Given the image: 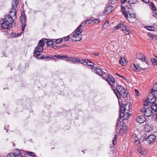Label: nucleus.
Instances as JSON below:
<instances>
[{"label":"nucleus","mask_w":157,"mask_h":157,"mask_svg":"<svg viewBox=\"0 0 157 157\" xmlns=\"http://www.w3.org/2000/svg\"><path fill=\"white\" fill-rule=\"evenodd\" d=\"M127 103L125 105L122 104L121 105H120V117L123 122V126L122 127V128H121V127L120 130H119L120 126L117 124L116 125V132L118 134H123L124 133L125 134L127 133L128 127L126 125H124V124H125L126 122H127V119H128V110L127 109Z\"/></svg>","instance_id":"nucleus-1"},{"label":"nucleus","mask_w":157,"mask_h":157,"mask_svg":"<svg viewBox=\"0 0 157 157\" xmlns=\"http://www.w3.org/2000/svg\"><path fill=\"white\" fill-rule=\"evenodd\" d=\"M86 22L85 21H83L81 24L75 30L72 34L67 36H65L63 38H59L56 39H70L71 37V39H73L75 38H77L79 39H82V38H84L82 37V36L80 34L82 32V30L81 29L82 27H84L86 26ZM41 39H52L42 38Z\"/></svg>","instance_id":"nucleus-2"},{"label":"nucleus","mask_w":157,"mask_h":157,"mask_svg":"<svg viewBox=\"0 0 157 157\" xmlns=\"http://www.w3.org/2000/svg\"><path fill=\"white\" fill-rule=\"evenodd\" d=\"M116 88L113 90L118 98H121V96L124 100L128 99V93L126 92V89L123 86L116 83Z\"/></svg>","instance_id":"nucleus-3"},{"label":"nucleus","mask_w":157,"mask_h":157,"mask_svg":"<svg viewBox=\"0 0 157 157\" xmlns=\"http://www.w3.org/2000/svg\"><path fill=\"white\" fill-rule=\"evenodd\" d=\"M44 44L43 40H40L38 43V47H36L34 50V56H38L40 55V53L43 50Z\"/></svg>","instance_id":"nucleus-4"},{"label":"nucleus","mask_w":157,"mask_h":157,"mask_svg":"<svg viewBox=\"0 0 157 157\" xmlns=\"http://www.w3.org/2000/svg\"><path fill=\"white\" fill-rule=\"evenodd\" d=\"M105 77V78H103V79L105 80L109 83L112 89L115 88V85L117 83L116 82L113 76L111 75H108L107 73Z\"/></svg>","instance_id":"nucleus-5"},{"label":"nucleus","mask_w":157,"mask_h":157,"mask_svg":"<svg viewBox=\"0 0 157 157\" xmlns=\"http://www.w3.org/2000/svg\"><path fill=\"white\" fill-rule=\"evenodd\" d=\"M154 94L153 90H151L150 92L149 93L147 97V99L149 100L151 103L153 104L155 102L156 100V96L157 95V93Z\"/></svg>","instance_id":"nucleus-6"},{"label":"nucleus","mask_w":157,"mask_h":157,"mask_svg":"<svg viewBox=\"0 0 157 157\" xmlns=\"http://www.w3.org/2000/svg\"><path fill=\"white\" fill-rule=\"evenodd\" d=\"M26 16L24 11H22L21 12V16L20 18L21 23L22 24L21 30L22 31L24 30L25 28L26 25Z\"/></svg>","instance_id":"nucleus-7"},{"label":"nucleus","mask_w":157,"mask_h":157,"mask_svg":"<svg viewBox=\"0 0 157 157\" xmlns=\"http://www.w3.org/2000/svg\"><path fill=\"white\" fill-rule=\"evenodd\" d=\"M94 70L95 73L100 76L103 79L105 78L107 74L106 71L105 70V72L98 67H95Z\"/></svg>","instance_id":"nucleus-8"},{"label":"nucleus","mask_w":157,"mask_h":157,"mask_svg":"<svg viewBox=\"0 0 157 157\" xmlns=\"http://www.w3.org/2000/svg\"><path fill=\"white\" fill-rule=\"evenodd\" d=\"M94 70L95 73L100 76L103 79L105 78L107 74L106 71L105 70V72L98 67H95Z\"/></svg>","instance_id":"nucleus-9"},{"label":"nucleus","mask_w":157,"mask_h":157,"mask_svg":"<svg viewBox=\"0 0 157 157\" xmlns=\"http://www.w3.org/2000/svg\"><path fill=\"white\" fill-rule=\"evenodd\" d=\"M18 0H13L12 2V7L10 10V13L12 12L13 13L12 15L15 16L16 14V10L15 9L18 4Z\"/></svg>","instance_id":"nucleus-10"},{"label":"nucleus","mask_w":157,"mask_h":157,"mask_svg":"<svg viewBox=\"0 0 157 157\" xmlns=\"http://www.w3.org/2000/svg\"><path fill=\"white\" fill-rule=\"evenodd\" d=\"M121 28H123L122 29V31H123L125 33L126 35H128V34L127 33H128V31L126 29V26L122 23H120L117 26H115L113 30V32H114L115 30H116L117 29H119Z\"/></svg>","instance_id":"nucleus-11"},{"label":"nucleus","mask_w":157,"mask_h":157,"mask_svg":"<svg viewBox=\"0 0 157 157\" xmlns=\"http://www.w3.org/2000/svg\"><path fill=\"white\" fill-rule=\"evenodd\" d=\"M12 15L13 14H12V15H10L7 14L5 16L4 18L3 19L4 20L8 22V23L11 25H12L13 22V20L12 17H15V18H17V17L16 15Z\"/></svg>","instance_id":"nucleus-12"},{"label":"nucleus","mask_w":157,"mask_h":157,"mask_svg":"<svg viewBox=\"0 0 157 157\" xmlns=\"http://www.w3.org/2000/svg\"><path fill=\"white\" fill-rule=\"evenodd\" d=\"M1 22H2L1 24V27L3 29H8L11 28L12 25L8 23V22L4 20L3 19L1 20Z\"/></svg>","instance_id":"nucleus-13"},{"label":"nucleus","mask_w":157,"mask_h":157,"mask_svg":"<svg viewBox=\"0 0 157 157\" xmlns=\"http://www.w3.org/2000/svg\"><path fill=\"white\" fill-rule=\"evenodd\" d=\"M156 139V136L153 135H150L147 138L146 140L147 143L149 144H153Z\"/></svg>","instance_id":"nucleus-14"},{"label":"nucleus","mask_w":157,"mask_h":157,"mask_svg":"<svg viewBox=\"0 0 157 157\" xmlns=\"http://www.w3.org/2000/svg\"><path fill=\"white\" fill-rule=\"evenodd\" d=\"M152 110L150 108L148 107L145 109L144 113L145 117H149L152 115Z\"/></svg>","instance_id":"nucleus-15"},{"label":"nucleus","mask_w":157,"mask_h":157,"mask_svg":"<svg viewBox=\"0 0 157 157\" xmlns=\"http://www.w3.org/2000/svg\"><path fill=\"white\" fill-rule=\"evenodd\" d=\"M128 14L129 16H128V17L129 18V19H128V21L131 23H133L134 22V21L136 18V14L133 13H129V11H128Z\"/></svg>","instance_id":"nucleus-16"},{"label":"nucleus","mask_w":157,"mask_h":157,"mask_svg":"<svg viewBox=\"0 0 157 157\" xmlns=\"http://www.w3.org/2000/svg\"><path fill=\"white\" fill-rule=\"evenodd\" d=\"M136 57L142 61H144L147 63V60L145 59V56L144 55L140 53H138L136 55Z\"/></svg>","instance_id":"nucleus-17"},{"label":"nucleus","mask_w":157,"mask_h":157,"mask_svg":"<svg viewBox=\"0 0 157 157\" xmlns=\"http://www.w3.org/2000/svg\"><path fill=\"white\" fill-rule=\"evenodd\" d=\"M136 121L138 123L141 124L143 123L146 121L145 117L143 115L139 116L136 118Z\"/></svg>","instance_id":"nucleus-18"},{"label":"nucleus","mask_w":157,"mask_h":157,"mask_svg":"<svg viewBox=\"0 0 157 157\" xmlns=\"http://www.w3.org/2000/svg\"><path fill=\"white\" fill-rule=\"evenodd\" d=\"M113 7L110 5H108L106 6L104 10L105 13V14H109L113 11Z\"/></svg>","instance_id":"nucleus-19"},{"label":"nucleus","mask_w":157,"mask_h":157,"mask_svg":"<svg viewBox=\"0 0 157 157\" xmlns=\"http://www.w3.org/2000/svg\"><path fill=\"white\" fill-rule=\"evenodd\" d=\"M121 9L123 13V14L125 16V17L128 19V13L126 11L125 7H127V6H124L123 5H121Z\"/></svg>","instance_id":"nucleus-20"},{"label":"nucleus","mask_w":157,"mask_h":157,"mask_svg":"<svg viewBox=\"0 0 157 157\" xmlns=\"http://www.w3.org/2000/svg\"><path fill=\"white\" fill-rule=\"evenodd\" d=\"M13 154L16 157H24L20 150L17 149L14 150Z\"/></svg>","instance_id":"nucleus-21"},{"label":"nucleus","mask_w":157,"mask_h":157,"mask_svg":"<svg viewBox=\"0 0 157 157\" xmlns=\"http://www.w3.org/2000/svg\"><path fill=\"white\" fill-rule=\"evenodd\" d=\"M144 128L146 132H150L153 130V127L151 125H145Z\"/></svg>","instance_id":"nucleus-22"},{"label":"nucleus","mask_w":157,"mask_h":157,"mask_svg":"<svg viewBox=\"0 0 157 157\" xmlns=\"http://www.w3.org/2000/svg\"><path fill=\"white\" fill-rule=\"evenodd\" d=\"M138 152L140 153L142 155H145L147 154V152L145 150L143 149L138 148L137 149Z\"/></svg>","instance_id":"nucleus-23"},{"label":"nucleus","mask_w":157,"mask_h":157,"mask_svg":"<svg viewBox=\"0 0 157 157\" xmlns=\"http://www.w3.org/2000/svg\"><path fill=\"white\" fill-rule=\"evenodd\" d=\"M120 63L122 66H125L127 63V61L124 58L121 59L120 60Z\"/></svg>","instance_id":"nucleus-24"},{"label":"nucleus","mask_w":157,"mask_h":157,"mask_svg":"<svg viewBox=\"0 0 157 157\" xmlns=\"http://www.w3.org/2000/svg\"><path fill=\"white\" fill-rule=\"evenodd\" d=\"M151 109L152 110L155 112H157V105L155 103H153L151 105Z\"/></svg>","instance_id":"nucleus-25"},{"label":"nucleus","mask_w":157,"mask_h":157,"mask_svg":"<svg viewBox=\"0 0 157 157\" xmlns=\"http://www.w3.org/2000/svg\"><path fill=\"white\" fill-rule=\"evenodd\" d=\"M48 41H46V43L47 46H51L54 43V41L52 40H47Z\"/></svg>","instance_id":"nucleus-26"},{"label":"nucleus","mask_w":157,"mask_h":157,"mask_svg":"<svg viewBox=\"0 0 157 157\" xmlns=\"http://www.w3.org/2000/svg\"><path fill=\"white\" fill-rule=\"evenodd\" d=\"M86 63L88 65L91 67L93 66L94 65L93 63L89 59H86Z\"/></svg>","instance_id":"nucleus-27"},{"label":"nucleus","mask_w":157,"mask_h":157,"mask_svg":"<svg viewBox=\"0 0 157 157\" xmlns=\"http://www.w3.org/2000/svg\"><path fill=\"white\" fill-rule=\"evenodd\" d=\"M78 59L75 58H71V62L73 63H75L78 62Z\"/></svg>","instance_id":"nucleus-28"},{"label":"nucleus","mask_w":157,"mask_h":157,"mask_svg":"<svg viewBox=\"0 0 157 157\" xmlns=\"http://www.w3.org/2000/svg\"><path fill=\"white\" fill-rule=\"evenodd\" d=\"M37 59H47L49 58L48 56H46L45 55H41L40 57H37Z\"/></svg>","instance_id":"nucleus-29"},{"label":"nucleus","mask_w":157,"mask_h":157,"mask_svg":"<svg viewBox=\"0 0 157 157\" xmlns=\"http://www.w3.org/2000/svg\"><path fill=\"white\" fill-rule=\"evenodd\" d=\"M25 153L31 156H33L35 155V153H34L32 152H29L27 151H25Z\"/></svg>","instance_id":"nucleus-30"},{"label":"nucleus","mask_w":157,"mask_h":157,"mask_svg":"<svg viewBox=\"0 0 157 157\" xmlns=\"http://www.w3.org/2000/svg\"><path fill=\"white\" fill-rule=\"evenodd\" d=\"M149 5H150L151 6L152 8V9L153 11H156V9L155 7V6L153 3L150 2Z\"/></svg>","instance_id":"nucleus-31"},{"label":"nucleus","mask_w":157,"mask_h":157,"mask_svg":"<svg viewBox=\"0 0 157 157\" xmlns=\"http://www.w3.org/2000/svg\"><path fill=\"white\" fill-rule=\"evenodd\" d=\"M117 136L116 135H115L113 139V145H115L117 142Z\"/></svg>","instance_id":"nucleus-32"},{"label":"nucleus","mask_w":157,"mask_h":157,"mask_svg":"<svg viewBox=\"0 0 157 157\" xmlns=\"http://www.w3.org/2000/svg\"><path fill=\"white\" fill-rule=\"evenodd\" d=\"M132 105L130 102H128V111L129 112H132Z\"/></svg>","instance_id":"nucleus-33"},{"label":"nucleus","mask_w":157,"mask_h":157,"mask_svg":"<svg viewBox=\"0 0 157 157\" xmlns=\"http://www.w3.org/2000/svg\"><path fill=\"white\" fill-rule=\"evenodd\" d=\"M135 144L138 147H140V148L141 145V144L140 143V142L139 141L137 140V139H136V140H135Z\"/></svg>","instance_id":"nucleus-34"},{"label":"nucleus","mask_w":157,"mask_h":157,"mask_svg":"<svg viewBox=\"0 0 157 157\" xmlns=\"http://www.w3.org/2000/svg\"><path fill=\"white\" fill-rule=\"evenodd\" d=\"M151 62L154 65H156L157 64V60L154 58L151 59Z\"/></svg>","instance_id":"nucleus-35"},{"label":"nucleus","mask_w":157,"mask_h":157,"mask_svg":"<svg viewBox=\"0 0 157 157\" xmlns=\"http://www.w3.org/2000/svg\"><path fill=\"white\" fill-rule=\"evenodd\" d=\"M109 23L107 21L105 22L103 26V28L104 29H106L109 26Z\"/></svg>","instance_id":"nucleus-36"},{"label":"nucleus","mask_w":157,"mask_h":157,"mask_svg":"<svg viewBox=\"0 0 157 157\" xmlns=\"http://www.w3.org/2000/svg\"><path fill=\"white\" fill-rule=\"evenodd\" d=\"M62 57H63V58H66V60L67 61H70V62H71V58L69 57H68V56L67 55H65L63 56H62Z\"/></svg>","instance_id":"nucleus-37"},{"label":"nucleus","mask_w":157,"mask_h":157,"mask_svg":"<svg viewBox=\"0 0 157 157\" xmlns=\"http://www.w3.org/2000/svg\"><path fill=\"white\" fill-rule=\"evenodd\" d=\"M137 1V0H128V3L130 4L136 3Z\"/></svg>","instance_id":"nucleus-38"},{"label":"nucleus","mask_w":157,"mask_h":157,"mask_svg":"<svg viewBox=\"0 0 157 157\" xmlns=\"http://www.w3.org/2000/svg\"><path fill=\"white\" fill-rule=\"evenodd\" d=\"M130 67L132 68L134 70L136 71L137 70L136 67L134 63H132L130 65Z\"/></svg>","instance_id":"nucleus-39"},{"label":"nucleus","mask_w":157,"mask_h":157,"mask_svg":"<svg viewBox=\"0 0 157 157\" xmlns=\"http://www.w3.org/2000/svg\"><path fill=\"white\" fill-rule=\"evenodd\" d=\"M151 90H153L154 94H155V92H157V84H155L153 86V89Z\"/></svg>","instance_id":"nucleus-40"},{"label":"nucleus","mask_w":157,"mask_h":157,"mask_svg":"<svg viewBox=\"0 0 157 157\" xmlns=\"http://www.w3.org/2000/svg\"><path fill=\"white\" fill-rule=\"evenodd\" d=\"M150 103L149 100L147 99V100L144 102V105L145 106H148Z\"/></svg>","instance_id":"nucleus-41"},{"label":"nucleus","mask_w":157,"mask_h":157,"mask_svg":"<svg viewBox=\"0 0 157 157\" xmlns=\"http://www.w3.org/2000/svg\"><path fill=\"white\" fill-rule=\"evenodd\" d=\"M116 2V0H109L108 3L109 4L113 5Z\"/></svg>","instance_id":"nucleus-42"},{"label":"nucleus","mask_w":157,"mask_h":157,"mask_svg":"<svg viewBox=\"0 0 157 157\" xmlns=\"http://www.w3.org/2000/svg\"><path fill=\"white\" fill-rule=\"evenodd\" d=\"M69 40H56L55 43L56 44H59V43H61L63 42V41H67Z\"/></svg>","instance_id":"nucleus-43"},{"label":"nucleus","mask_w":157,"mask_h":157,"mask_svg":"<svg viewBox=\"0 0 157 157\" xmlns=\"http://www.w3.org/2000/svg\"><path fill=\"white\" fill-rule=\"evenodd\" d=\"M78 63H80L82 64H83L84 63H86V59H84L83 60H79V59H78Z\"/></svg>","instance_id":"nucleus-44"},{"label":"nucleus","mask_w":157,"mask_h":157,"mask_svg":"<svg viewBox=\"0 0 157 157\" xmlns=\"http://www.w3.org/2000/svg\"><path fill=\"white\" fill-rule=\"evenodd\" d=\"M93 21L94 23H95L98 24L100 22V21L97 19H95L93 20Z\"/></svg>","instance_id":"nucleus-45"},{"label":"nucleus","mask_w":157,"mask_h":157,"mask_svg":"<svg viewBox=\"0 0 157 157\" xmlns=\"http://www.w3.org/2000/svg\"><path fill=\"white\" fill-rule=\"evenodd\" d=\"M132 137L134 139H138V138L137 137V135L136 134V133H134L132 135Z\"/></svg>","instance_id":"nucleus-46"},{"label":"nucleus","mask_w":157,"mask_h":157,"mask_svg":"<svg viewBox=\"0 0 157 157\" xmlns=\"http://www.w3.org/2000/svg\"><path fill=\"white\" fill-rule=\"evenodd\" d=\"M147 27H149V28H147V29L150 31H154L155 29L154 27L151 26H148Z\"/></svg>","instance_id":"nucleus-47"},{"label":"nucleus","mask_w":157,"mask_h":157,"mask_svg":"<svg viewBox=\"0 0 157 157\" xmlns=\"http://www.w3.org/2000/svg\"><path fill=\"white\" fill-rule=\"evenodd\" d=\"M61 56L60 55H56L54 56L55 57L58 58H63V57H62V56Z\"/></svg>","instance_id":"nucleus-48"},{"label":"nucleus","mask_w":157,"mask_h":157,"mask_svg":"<svg viewBox=\"0 0 157 157\" xmlns=\"http://www.w3.org/2000/svg\"><path fill=\"white\" fill-rule=\"evenodd\" d=\"M12 36L13 37H17L18 36L19 34L16 33H12Z\"/></svg>","instance_id":"nucleus-49"},{"label":"nucleus","mask_w":157,"mask_h":157,"mask_svg":"<svg viewBox=\"0 0 157 157\" xmlns=\"http://www.w3.org/2000/svg\"><path fill=\"white\" fill-rule=\"evenodd\" d=\"M86 22L88 24H89L92 22V20L90 19H88L86 21Z\"/></svg>","instance_id":"nucleus-50"},{"label":"nucleus","mask_w":157,"mask_h":157,"mask_svg":"<svg viewBox=\"0 0 157 157\" xmlns=\"http://www.w3.org/2000/svg\"><path fill=\"white\" fill-rule=\"evenodd\" d=\"M135 92L137 96H138L139 95V92L138 91V90L136 89H135Z\"/></svg>","instance_id":"nucleus-51"},{"label":"nucleus","mask_w":157,"mask_h":157,"mask_svg":"<svg viewBox=\"0 0 157 157\" xmlns=\"http://www.w3.org/2000/svg\"><path fill=\"white\" fill-rule=\"evenodd\" d=\"M48 57H49V58H48V59H54V57H54V56H52L50 57V56H48Z\"/></svg>","instance_id":"nucleus-52"},{"label":"nucleus","mask_w":157,"mask_h":157,"mask_svg":"<svg viewBox=\"0 0 157 157\" xmlns=\"http://www.w3.org/2000/svg\"><path fill=\"white\" fill-rule=\"evenodd\" d=\"M153 16H154L155 17H157V12H154L153 13Z\"/></svg>","instance_id":"nucleus-53"},{"label":"nucleus","mask_w":157,"mask_h":157,"mask_svg":"<svg viewBox=\"0 0 157 157\" xmlns=\"http://www.w3.org/2000/svg\"><path fill=\"white\" fill-rule=\"evenodd\" d=\"M93 55H94L96 56H98L99 55V53H96L95 52H93Z\"/></svg>","instance_id":"nucleus-54"},{"label":"nucleus","mask_w":157,"mask_h":157,"mask_svg":"<svg viewBox=\"0 0 157 157\" xmlns=\"http://www.w3.org/2000/svg\"><path fill=\"white\" fill-rule=\"evenodd\" d=\"M121 3L122 4H123L125 2H126V0H121Z\"/></svg>","instance_id":"nucleus-55"},{"label":"nucleus","mask_w":157,"mask_h":157,"mask_svg":"<svg viewBox=\"0 0 157 157\" xmlns=\"http://www.w3.org/2000/svg\"><path fill=\"white\" fill-rule=\"evenodd\" d=\"M149 35L150 36H151L153 38H154V36H154V35H153V34H149Z\"/></svg>","instance_id":"nucleus-56"},{"label":"nucleus","mask_w":157,"mask_h":157,"mask_svg":"<svg viewBox=\"0 0 157 157\" xmlns=\"http://www.w3.org/2000/svg\"><path fill=\"white\" fill-rule=\"evenodd\" d=\"M143 2L146 3H147L148 2H149L150 3V2H149V0H144Z\"/></svg>","instance_id":"nucleus-57"},{"label":"nucleus","mask_w":157,"mask_h":157,"mask_svg":"<svg viewBox=\"0 0 157 157\" xmlns=\"http://www.w3.org/2000/svg\"><path fill=\"white\" fill-rule=\"evenodd\" d=\"M132 113H128V118L129 117H131V116H132Z\"/></svg>","instance_id":"nucleus-58"},{"label":"nucleus","mask_w":157,"mask_h":157,"mask_svg":"<svg viewBox=\"0 0 157 157\" xmlns=\"http://www.w3.org/2000/svg\"><path fill=\"white\" fill-rule=\"evenodd\" d=\"M145 110V109H141L140 110V111L142 112H143Z\"/></svg>","instance_id":"nucleus-59"},{"label":"nucleus","mask_w":157,"mask_h":157,"mask_svg":"<svg viewBox=\"0 0 157 157\" xmlns=\"http://www.w3.org/2000/svg\"><path fill=\"white\" fill-rule=\"evenodd\" d=\"M67 46V44H63V45L61 47H65V46Z\"/></svg>","instance_id":"nucleus-60"},{"label":"nucleus","mask_w":157,"mask_h":157,"mask_svg":"<svg viewBox=\"0 0 157 157\" xmlns=\"http://www.w3.org/2000/svg\"><path fill=\"white\" fill-rule=\"evenodd\" d=\"M129 30H128V35L129 33H130V34H132V31H130V32H129Z\"/></svg>","instance_id":"nucleus-61"},{"label":"nucleus","mask_w":157,"mask_h":157,"mask_svg":"<svg viewBox=\"0 0 157 157\" xmlns=\"http://www.w3.org/2000/svg\"><path fill=\"white\" fill-rule=\"evenodd\" d=\"M80 40H72V41H79Z\"/></svg>","instance_id":"nucleus-62"},{"label":"nucleus","mask_w":157,"mask_h":157,"mask_svg":"<svg viewBox=\"0 0 157 157\" xmlns=\"http://www.w3.org/2000/svg\"><path fill=\"white\" fill-rule=\"evenodd\" d=\"M123 78L124 79L127 81V78H125V77L123 76Z\"/></svg>","instance_id":"nucleus-63"},{"label":"nucleus","mask_w":157,"mask_h":157,"mask_svg":"<svg viewBox=\"0 0 157 157\" xmlns=\"http://www.w3.org/2000/svg\"><path fill=\"white\" fill-rule=\"evenodd\" d=\"M52 47L54 48H57V47L55 46H52Z\"/></svg>","instance_id":"nucleus-64"}]
</instances>
